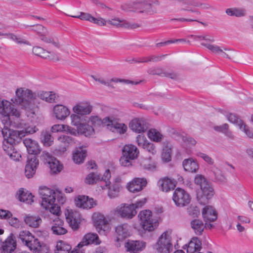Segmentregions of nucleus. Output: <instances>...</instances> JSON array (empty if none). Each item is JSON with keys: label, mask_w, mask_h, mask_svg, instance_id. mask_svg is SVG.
<instances>
[{"label": "nucleus", "mask_w": 253, "mask_h": 253, "mask_svg": "<svg viewBox=\"0 0 253 253\" xmlns=\"http://www.w3.org/2000/svg\"><path fill=\"white\" fill-rule=\"evenodd\" d=\"M39 164V160L35 156L28 157L24 172L25 175L27 178H31L35 175Z\"/></svg>", "instance_id": "obj_16"}, {"label": "nucleus", "mask_w": 253, "mask_h": 253, "mask_svg": "<svg viewBox=\"0 0 253 253\" xmlns=\"http://www.w3.org/2000/svg\"><path fill=\"white\" fill-rule=\"evenodd\" d=\"M72 110L74 113L84 117V116L89 115L91 112L92 106L87 102H80L77 103L73 107Z\"/></svg>", "instance_id": "obj_20"}, {"label": "nucleus", "mask_w": 253, "mask_h": 253, "mask_svg": "<svg viewBox=\"0 0 253 253\" xmlns=\"http://www.w3.org/2000/svg\"><path fill=\"white\" fill-rule=\"evenodd\" d=\"M202 216L205 222H213L217 219V212L211 206H206L202 210Z\"/></svg>", "instance_id": "obj_24"}, {"label": "nucleus", "mask_w": 253, "mask_h": 253, "mask_svg": "<svg viewBox=\"0 0 253 253\" xmlns=\"http://www.w3.org/2000/svg\"><path fill=\"white\" fill-rule=\"evenodd\" d=\"M53 113L57 120L62 121L65 120L70 115V111L66 106L57 104L53 107Z\"/></svg>", "instance_id": "obj_21"}, {"label": "nucleus", "mask_w": 253, "mask_h": 253, "mask_svg": "<svg viewBox=\"0 0 253 253\" xmlns=\"http://www.w3.org/2000/svg\"><path fill=\"white\" fill-rule=\"evenodd\" d=\"M86 156V150L85 147H79L77 148L73 155V159L76 164L82 163Z\"/></svg>", "instance_id": "obj_33"}, {"label": "nucleus", "mask_w": 253, "mask_h": 253, "mask_svg": "<svg viewBox=\"0 0 253 253\" xmlns=\"http://www.w3.org/2000/svg\"><path fill=\"white\" fill-rule=\"evenodd\" d=\"M226 117L229 122L238 126L239 127L244 123L241 119L234 114L229 113L227 114Z\"/></svg>", "instance_id": "obj_47"}, {"label": "nucleus", "mask_w": 253, "mask_h": 253, "mask_svg": "<svg viewBox=\"0 0 253 253\" xmlns=\"http://www.w3.org/2000/svg\"><path fill=\"white\" fill-rule=\"evenodd\" d=\"M130 227L126 223L121 224L115 228V232L117 234L115 245L117 247L121 246V242L130 236Z\"/></svg>", "instance_id": "obj_12"}, {"label": "nucleus", "mask_w": 253, "mask_h": 253, "mask_svg": "<svg viewBox=\"0 0 253 253\" xmlns=\"http://www.w3.org/2000/svg\"><path fill=\"white\" fill-rule=\"evenodd\" d=\"M60 212L58 215L48 214L49 220L52 222L51 230L56 235H62L67 233V229L64 227V221L59 218Z\"/></svg>", "instance_id": "obj_10"}, {"label": "nucleus", "mask_w": 253, "mask_h": 253, "mask_svg": "<svg viewBox=\"0 0 253 253\" xmlns=\"http://www.w3.org/2000/svg\"><path fill=\"white\" fill-rule=\"evenodd\" d=\"M39 194L42 199V207L48 211L49 213L58 215L60 212V207L55 203L56 196L55 192L45 186L40 188Z\"/></svg>", "instance_id": "obj_2"}, {"label": "nucleus", "mask_w": 253, "mask_h": 253, "mask_svg": "<svg viewBox=\"0 0 253 253\" xmlns=\"http://www.w3.org/2000/svg\"><path fill=\"white\" fill-rule=\"evenodd\" d=\"M191 226L195 233L197 235H201L205 228L203 222L200 219H195L191 221Z\"/></svg>", "instance_id": "obj_39"}, {"label": "nucleus", "mask_w": 253, "mask_h": 253, "mask_svg": "<svg viewBox=\"0 0 253 253\" xmlns=\"http://www.w3.org/2000/svg\"><path fill=\"white\" fill-rule=\"evenodd\" d=\"M70 118L72 125L76 126L78 129L81 126L85 123L87 117L74 113L70 116Z\"/></svg>", "instance_id": "obj_40"}, {"label": "nucleus", "mask_w": 253, "mask_h": 253, "mask_svg": "<svg viewBox=\"0 0 253 253\" xmlns=\"http://www.w3.org/2000/svg\"><path fill=\"white\" fill-rule=\"evenodd\" d=\"M108 186V196L111 198L116 197L120 190V185L119 183H115L111 186L110 185Z\"/></svg>", "instance_id": "obj_51"}, {"label": "nucleus", "mask_w": 253, "mask_h": 253, "mask_svg": "<svg viewBox=\"0 0 253 253\" xmlns=\"http://www.w3.org/2000/svg\"><path fill=\"white\" fill-rule=\"evenodd\" d=\"M158 185L163 192H168L175 187V181L165 177L158 181Z\"/></svg>", "instance_id": "obj_29"}, {"label": "nucleus", "mask_w": 253, "mask_h": 253, "mask_svg": "<svg viewBox=\"0 0 253 253\" xmlns=\"http://www.w3.org/2000/svg\"><path fill=\"white\" fill-rule=\"evenodd\" d=\"M49 34H44L41 35L40 39L42 41L46 43H51L56 47L59 48L60 47V43L58 42H55L52 37L48 36Z\"/></svg>", "instance_id": "obj_48"}, {"label": "nucleus", "mask_w": 253, "mask_h": 253, "mask_svg": "<svg viewBox=\"0 0 253 253\" xmlns=\"http://www.w3.org/2000/svg\"><path fill=\"white\" fill-rule=\"evenodd\" d=\"M191 200L190 194L182 188H176L173 193L172 200L177 207L187 206L190 203Z\"/></svg>", "instance_id": "obj_9"}, {"label": "nucleus", "mask_w": 253, "mask_h": 253, "mask_svg": "<svg viewBox=\"0 0 253 253\" xmlns=\"http://www.w3.org/2000/svg\"><path fill=\"white\" fill-rule=\"evenodd\" d=\"M59 140L64 143L65 145L72 144L74 143V140L73 137L68 135H62L59 137Z\"/></svg>", "instance_id": "obj_61"}, {"label": "nucleus", "mask_w": 253, "mask_h": 253, "mask_svg": "<svg viewBox=\"0 0 253 253\" xmlns=\"http://www.w3.org/2000/svg\"><path fill=\"white\" fill-rule=\"evenodd\" d=\"M239 128L241 130L244 131L249 137L253 138V133L250 130L249 127L244 123L240 126Z\"/></svg>", "instance_id": "obj_64"}, {"label": "nucleus", "mask_w": 253, "mask_h": 253, "mask_svg": "<svg viewBox=\"0 0 253 253\" xmlns=\"http://www.w3.org/2000/svg\"><path fill=\"white\" fill-rule=\"evenodd\" d=\"M23 141L29 154L35 156L40 153V146L37 141L28 138L24 139Z\"/></svg>", "instance_id": "obj_25"}, {"label": "nucleus", "mask_w": 253, "mask_h": 253, "mask_svg": "<svg viewBox=\"0 0 253 253\" xmlns=\"http://www.w3.org/2000/svg\"><path fill=\"white\" fill-rule=\"evenodd\" d=\"M195 183L200 187V189L203 187V185L207 184L209 182L207 179L202 175H197L195 176L194 180Z\"/></svg>", "instance_id": "obj_57"}, {"label": "nucleus", "mask_w": 253, "mask_h": 253, "mask_svg": "<svg viewBox=\"0 0 253 253\" xmlns=\"http://www.w3.org/2000/svg\"><path fill=\"white\" fill-rule=\"evenodd\" d=\"M153 74L158 75H160L161 76L167 77L170 78V79H173V80H176L177 78V75L175 73H169V72H166L165 71H164V70L162 71V70H160L159 69L156 70L153 73Z\"/></svg>", "instance_id": "obj_53"}, {"label": "nucleus", "mask_w": 253, "mask_h": 253, "mask_svg": "<svg viewBox=\"0 0 253 253\" xmlns=\"http://www.w3.org/2000/svg\"><path fill=\"white\" fill-rule=\"evenodd\" d=\"M33 53L36 56L45 59L51 62L60 61L58 55L54 52L49 51L40 46H34L32 49Z\"/></svg>", "instance_id": "obj_14"}, {"label": "nucleus", "mask_w": 253, "mask_h": 253, "mask_svg": "<svg viewBox=\"0 0 253 253\" xmlns=\"http://www.w3.org/2000/svg\"><path fill=\"white\" fill-rule=\"evenodd\" d=\"M16 242L9 237L2 243L1 253H11L16 248Z\"/></svg>", "instance_id": "obj_34"}, {"label": "nucleus", "mask_w": 253, "mask_h": 253, "mask_svg": "<svg viewBox=\"0 0 253 253\" xmlns=\"http://www.w3.org/2000/svg\"><path fill=\"white\" fill-rule=\"evenodd\" d=\"M127 129V126L124 123H121L120 121L116 124L114 126V128L112 130L113 131H116L120 134H124Z\"/></svg>", "instance_id": "obj_52"}, {"label": "nucleus", "mask_w": 253, "mask_h": 253, "mask_svg": "<svg viewBox=\"0 0 253 253\" xmlns=\"http://www.w3.org/2000/svg\"><path fill=\"white\" fill-rule=\"evenodd\" d=\"M88 122L94 126H99L102 124H104L103 120L101 119L97 116H91L88 118Z\"/></svg>", "instance_id": "obj_59"}, {"label": "nucleus", "mask_w": 253, "mask_h": 253, "mask_svg": "<svg viewBox=\"0 0 253 253\" xmlns=\"http://www.w3.org/2000/svg\"><path fill=\"white\" fill-rule=\"evenodd\" d=\"M41 139L45 146H50L53 142V138L50 133L47 131L42 132Z\"/></svg>", "instance_id": "obj_49"}, {"label": "nucleus", "mask_w": 253, "mask_h": 253, "mask_svg": "<svg viewBox=\"0 0 253 253\" xmlns=\"http://www.w3.org/2000/svg\"><path fill=\"white\" fill-rule=\"evenodd\" d=\"M163 152L162 158L164 161L166 162H169L171 160V155L172 153V146L171 143L168 140L163 142Z\"/></svg>", "instance_id": "obj_31"}, {"label": "nucleus", "mask_w": 253, "mask_h": 253, "mask_svg": "<svg viewBox=\"0 0 253 253\" xmlns=\"http://www.w3.org/2000/svg\"><path fill=\"white\" fill-rule=\"evenodd\" d=\"M138 217L140 221L142 228L149 232L154 231L159 225L157 219L153 218L150 210H143L140 212Z\"/></svg>", "instance_id": "obj_5"}, {"label": "nucleus", "mask_w": 253, "mask_h": 253, "mask_svg": "<svg viewBox=\"0 0 253 253\" xmlns=\"http://www.w3.org/2000/svg\"><path fill=\"white\" fill-rule=\"evenodd\" d=\"M78 130V132H80L85 136H90L94 134V132L92 126L85 123L81 126Z\"/></svg>", "instance_id": "obj_44"}, {"label": "nucleus", "mask_w": 253, "mask_h": 253, "mask_svg": "<svg viewBox=\"0 0 253 253\" xmlns=\"http://www.w3.org/2000/svg\"><path fill=\"white\" fill-rule=\"evenodd\" d=\"M77 207L83 209H89L96 205L92 198L84 195H79L75 199Z\"/></svg>", "instance_id": "obj_19"}, {"label": "nucleus", "mask_w": 253, "mask_h": 253, "mask_svg": "<svg viewBox=\"0 0 253 253\" xmlns=\"http://www.w3.org/2000/svg\"><path fill=\"white\" fill-rule=\"evenodd\" d=\"M226 13L230 16L242 17L245 15V10L243 8H228Z\"/></svg>", "instance_id": "obj_45"}, {"label": "nucleus", "mask_w": 253, "mask_h": 253, "mask_svg": "<svg viewBox=\"0 0 253 253\" xmlns=\"http://www.w3.org/2000/svg\"><path fill=\"white\" fill-rule=\"evenodd\" d=\"M3 137L2 149L10 158L13 161H19L21 155L14 148L13 145L18 143L21 138L25 136L24 130H10L4 128L1 130Z\"/></svg>", "instance_id": "obj_1"}, {"label": "nucleus", "mask_w": 253, "mask_h": 253, "mask_svg": "<svg viewBox=\"0 0 253 253\" xmlns=\"http://www.w3.org/2000/svg\"><path fill=\"white\" fill-rule=\"evenodd\" d=\"M71 17L79 18L81 20H84L92 22L93 16L87 13L81 12L79 15H71Z\"/></svg>", "instance_id": "obj_60"}, {"label": "nucleus", "mask_w": 253, "mask_h": 253, "mask_svg": "<svg viewBox=\"0 0 253 253\" xmlns=\"http://www.w3.org/2000/svg\"><path fill=\"white\" fill-rule=\"evenodd\" d=\"M24 220L27 225L33 228L39 227L42 221L40 217L32 216L29 214L26 215L24 218Z\"/></svg>", "instance_id": "obj_35"}, {"label": "nucleus", "mask_w": 253, "mask_h": 253, "mask_svg": "<svg viewBox=\"0 0 253 253\" xmlns=\"http://www.w3.org/2000/svg\"><path fill=\"white\" fill-rule=\"evenodd\" d=\"M18 199L20 201L31 204L34 202V196L28 191H25L23 189H20L18 191Z\"/></svg>", "instance_id": "obj_36"}, {"label": "nucleus", "mask_w": 253, "mask_h": 253, "mask_svg": "<svg viewBox=\"0 0 253 253\" xmlns=\"http://www.w3.org/2000/svg\"><path fill=\"white\" fill-rule=\"evenodd\" d=\"M79 216L78 212L73 211L70 212L66 216L67 222L74 230H78L79 227L80 223Z\"/></svg>", "instance_id": "obj_27"}, {"label": "nucleus", "mask_w": 253, "mask_h": 253, "mask_svg": "<svg viewBox=\"0 0 253 253\" xmlns=\"http://www.w3.org/2000/svg\"><path fill=\"white\" fill-rule=\"evenodd\" d=\"M147 181L144 178H135L127 186L128 190L132 193L139 192L147 185Z\"/></svg>", "instance_id": "obj_22"}, {"label": "nucleus", "mask_w": 253, "mask_h": 253, "mask_svg": "<svg viewBox=\"0 0 253 253\" xmlns=\"http://www.w3.org/2000/svg\"><path fill=\"white\" fill-rule=\"evenodd\" d=\"M140 165L143 169L148 170H153L155 168V164L149 160L144 159L141 161Z\"/></svg>", "instance_id": "obj_56"}, {"label": "nucleus", "mask_w": 253, "mask_h": 253, "mask_svg": "<svg viewBox=\"0 0 253 253\" xmlns=\"http://www.w3.org/2000/svg\"><path fill=\"white\" fill-rule=\"evenodd\" d=\"M33 236L28 231H22L19 233L18 239L22 243L25 245L30 239L33 238Z\"/></svg>", "instance_id": "obj_46"}, {"label": "nucleus", "mask_w": 253, "mask_h": 253, "mask_svg": "<svg viewBox=\"0 0 253 253\" xmlns=\"http://www.w3.org/2000/svg\"><path fill=\"white\" fill-rule=\"evenodd\" d=\"M186 57L184 56H175L172 55H151L142 57V63L147 62H173L178 61H187L183 60Z\"/></svg>", "instance_id": "obj_6"}, {"label": "nucleus", "mask_w": 253, "mask_h": 253, "mask_svg": "<svg viewBox=\"0 0 253 253\" xmlns=\"http://www.w3.org/2000/svg\"><path fill=\"white\" fill-rule=\"evenodd\" d=\"M185 246L187 247L188 253H194L201 249L202 243L198 237H193L188 245H185Z\"/></svg>", "instance_id": "obj_32"}, {"label": "nucleus", "mask_w": 253, "mask_h": 253, "mask_svg": "<svg viewBox=\"0 0 253 253\" xmlns=\"http://www.w3.org/2000/svg\"><path fill=\"white\" fill-rule=\"evenodd\" d=\"M30 250L33 252H39L41 249V245L37 238L34 236L25 244Z\"/></svg>", "instance_id": "obj_41"}, {"label": "nucleus", "mask_w": 253, "mask_h": 253, "mask_svg": "<svg viewBox=\"0 0 253 253\" xmlns=\"http://www.w3.org/2000/svg\"><path fill=\"white\" fill-rule=\"evenodd\" d=\"M101 243L99 237L96 233H88L84 235L82 241L76 247L71 253H85L82 248L90 244L98 245Z\"/></svg>", "instance_id": "obj_8"}, {"label": "nucleus", "mask_w": 253, "mask_h": 253, "mask_svg": "<svg viewBox=\"0 0 253 253\" xmlns=\"http://www.w3.org/2000/svg\"><path fill=\"white\" fill-rule=\"evenodd\" d=\"M72 249L71 246L63 241H59L57 243L55 253H71L74 249L71 251Z\"/></svg>", "instance_id": "obj_37"}, {"label": "nucleus", "mask_w": 253, "mask_h": 253, "mask_svg": "<svg viewBox=\"0 0 253 253\" xmlns=\"http://www.w3.org/2000/svg\"><path fill=\"white\" fill-rule=\"evenodd\" d=\"M156 249L159 253H170L172 251L171 238L167 231L161 235L157 242Z\"/></svg>", "instance_id": "obj_7"}, {"label": "nucleus", "mask_w": 253, "mask_h": 253, "mask_svg": "<svg viewBox=\"0 0 253 253\" xmlns=\"http://www.w3.org/2000/svg\"><path fill=\"white\" fill-rule=\"evenodd\" d=\"M115 211L121 217L126 219H131L137 213L135 206L132 204L122 205L116 209Z\"/></svg>", "instance_id": "obj_15"}, {"label": "nucleus", "mask_w": 253, "mask_h": 253, "mask_svg": "<svg viewBox=\"0 0 253 253\" xmlns=\"http://www.w3.org/2000/svg\"><path fill=\"white\" fill-rule=\"evenodd\" d=\"M138 154L139 151L137 147L133 145H126L123 148V155L131 159H136Z\"/></svg>", "instance_id": "obj_30"}, {"label": "nucleus", "mask_w": 253, "mask_h": 253, "mask_svg": "<svg viewBox=\"0 0 253 253\" xmlns=\"http://www.w3.org/2000/svg\"><path fill=\"white\" fill-rule=\"evenodd\" d=\"M129 126L133 131L140 133L147 130L148 123L143 118H135L130 122Z\"/></svg>", "instance_id": "obj_17"}, {"label": "nucleus", "mask_w": 253, "mask_h": 253, "mask_svg": "<svg viewBox=\"0 0 253 253\" xmlns=\"http://www.w3.org/2000/svg\"><path fill=\"white\" fill-rule=\"evenodd\" d=\"M147 135L149 139L156 142H161L163 138V135L156 129H150Z\"/></svg>", "instance_id": "obj_42"}, {"label": "nucleus", "mask_w": 253, "mask_h": 253, "mask_svg": "<svg viewBox=\"0 0 253 253\" xmlns=\"http://www.w3.org/2000/svg\"><path fill=\"white\" fill-rule=\"evenodd\" d=\"M201 193L199 192L197 194V199L201 205L206 204L208 200L211 199L214 195V192L212 187L208 182L203 185L201 188Z\"/></svg>", "instance_id": "obj_13"}, {"label": "nucleus", "mask_w": 253, "mask_h": 253, "mask_svg": "<svg viewBox=\"0 0 253 253\" xmlns=\"http://www.w3.org/2000/svg\"><path fill=\"white\" fill-rule=\"evenodd\" d=\"M213 172L214 174L215 179L220 182H225L226 180L225 176L222 171L217 168H214L213 169Z\"/></svg>", "instance_id": "obj_54"}, {"label": "nucleus", "mask_w": 253, "mask_h": 253, "mask_svg": "<svg viewBox=\"0 0 253 253\" xmlns=\"http://www.w3.org/2000/svg\"><path fill=\"white\" fill-rule=\"evenodd\" d=\"M34 30L39 35L40 37L41 35H43L44 34H49V31L42 25H36Z\"/></svg>", "instance_id": "obj_62"}, {"label": "nucleus", "mask_w": 253, "mask_h": 253, "mask_svg": "<svg viewBox=\"0 0 253 253\" xmlns=\"http://www.w3.org/2000/svg\"><path fill=\"white\" fill-rule=\"evenodd\" d=\"M182 165L184 170L189 172L196 173L199 169L197 161L191 158L184 159Z\"/></svg>", "instance_id": "obj_28"}, {"label": "nucleus", "mask_w": 253, "mask_h": 253, "mask_svg": "<svg viewBox=\"0 0 253 253\" xmlns=\"http://www.w3.org/2000/svg\"><path fill=\"white\" fill-rule=\"evenodd\" d=\"M140 27L141 25L139 24L124 21V20H123V22L120 25V27L127 29H135Z\"/></svg>", "instance_id": "obj_55"}, {"label": "nucleus", "mask_w": 253, "mask_h": 253, "mask_svg": "<svg viewBox=\"0 0 253 253\" xmlns=\"http://www.w3.org/2000/svg\"><path fill=\"white\" fill-rule=\"evenodd\" d=\"M100 179V176L97 173H89L85 179V182L88 184H93Z\"/></svg>", "instance_id": "obj_50"}, {"label": "nucleus", "mask_w": 253, "mask_h": 253, "mask_svg": "<svg viewBox=\"0 0 253 253\" xmlns=\"http://www.w3.org/2000/svg\"><path fill=\"white\" fill-rule=\"evenodd\" d=\"M41 157L43 162L48 165L51 173L56 174L62 170V166L60 165L59 162L49 153L43 152Z\"/></svg>", "instance_id": "obj_11"}, {"label": "nucleus", "mask_w": 253, "mask_h": 253, "mask_svg": "<svg viewBox=\"0 0 253 253\" xmlns=\"http://www.w3.org/2000/svg\"><path fill=\"white\" fill-rule=\"evenodd\" d=\"M25 135L26 134H33L38 130V128L35 126H29L27 124H24L23 129Z\"/></svg>", "instance_id": "obj_58"}, {"label": "nucleus", "mask_w": 253, "mask_h": 253, "mask_svg": "<svg viewBox=\"0 0 253 253\" xmlns=\"http://www.w3.org/2000/svg\"><path fill=\"white\" fill-rule=\"evenodd\" d=\"M15 93V97L11 99V101L14 104L21 105L25 108L28 107L31 101L36 97V95L31 90L23 87L18 88Z\"/></svg>", "instance_id": "obj_4"}, {"label": "nucleus", "mask_w": 253, "mask_h": 253, "mask_svg": "<svg viewBox=\"0 0 253 253\" xmlns=\"http://www.w3.org/2000/svg\"><path fill=\"white\" fill-rule=\"evenodd\" d=\"M103 121L104 124L106 125L110 130H112L116 124L120 121V119L113 115H110L104 118Z\"/></svg>", "instance_id": "obj_43"}, {"label": "nucleus", "mask_w": 253, "mask_h": 253, "mask_svg": "<svg viewBox=\"0 0 253 253\" xmlns=\"http://www.w3.org/2000/svg\"><path fill=\"white\" fill-rule=\"evenodd\" d=\"M37 96L48 103L55 102L56 99V94L52 92L39 91L37 93Z\"/></svg>", "instance_id": "obj_38"}, {"label": "nucleus", "mask_w": 253, "mask_h": 253, "mask_svg": "<svg viewBox=\"0 0 253 253\" xmlns=\"http://www.w3.org/2000/svg\"><path fill=\"white\" fill-rule=\"evenodd\" d=\"M201 45L206 47L213 54L221 55L223 57L230 58L229 54L231 51L230 49L209 43L203 42Z\"/></svg>", "instance_id": "obj_18"}, {"label": "nucleus", "mask_w": 253, "mask_h": 253, "mask_svg": "<svg viewBox=\"0 0 253 253\" xmlns=\"http://www.w3.org/2000/svg\"><path fill=\"white\" fill-rule=\"evenodd\" d=\"M159 6L160 2L159 0H136L128 4L122 5V9L126 11L137 12L140 14H148L156 13V10L152 8V5Z\"/></svg>", "instance_id": "obj_3"}, {"label": "nucleus", "mask_w": 253, "mask_h": 253, "mask_svg": "<svg viewBox=\"0 0 253 253\" xmlns=\"http://www.w3.org/2000/svg\"><path fill=\"white\" fill-rule=\"evenodd\" d=\"M94 218L96 230L99 234H103L108 228L107 220L101 214L97 215Z\"/></svg>", "instance_id": "obj_26"}, {"label": "nucleus", "mask_w": 253, "mask_h": 253, "mask_svg": "<svg viewBox=\"0 0 253 253\" xmlns=\"http://www.w3.org/2000/svg\"><path fill=\"white\" fill-rule=\"evenodd\" d=\"M142 148L152 155L155 154L157 152L155 145L150 142H148Z\"/></svg>", "instance_id": "obj_63"}, {"label": "nucleus", "mask_w": 253, "mask_h": 253, "mask_svg": "<svg viewBox=\"0 0 253 253\" xmlns=\"http://www.w3.org/2000/svg\"><path fill=\"white\" fill-rule=\"evenodd\" d=\"M125 247L127 251L136 253L142 251L145 247V243L140 241L128 240L125 243Z\"/></svg>", "instance_id": "obj_23"}]
</instances>
